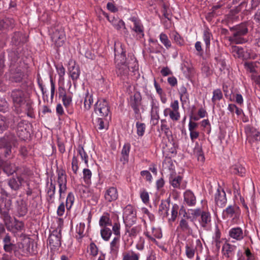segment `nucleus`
Returning <instances> with one entry per match:
<instances>
[{
    "instance_id": "40",
    "label": "nucleus",
    "mask_w": 260,
    "mask_h": 260,
    "mask_svg": "<svg viewBox=\"0 0 260 260\" xmlns=\"http://www.w3.org/2000/svg\"><path fill=\"white\" fill-rule=\"evenodd\" d=\"M85 225L84 223L80 222L76 226V232L77 234L76 237L79 241L81 240L85 235L84 233Z\"/></svg>"
},
{
    "instance_id": "21",
    "label": "nucleus",
    "mask_w": 260,
    "mask_h": 260,
    "mask_svg": "<svg viewBox=\"0 0 260 260\" xmlns=\"http://www.w3.org/2000/svg\"><path fill=\"white\" fill-rule=\"evenodd\" d=\"M68 71L72 80L73 81H76L79 77L80 71L79 66L72 59H70L69 61Z\"/></svg>"
},
{
    "instance_id": "23",
    "label": "nucleus",
    "mask_w": 260,
    "mask_h": 260,
    "mask_svg": "<svg viewBox=\"0 0 260 260\" xmlns=\"http://www.w3.org/2000/svg\"><path fill=\"white\" fill-rule=\"evenodd\" d=\"M237 247L228 243L223 244L222 248L223 255L230 259H232L235 255Z\"/></svg>"
},
{
    "instance_id": "20",
    "label": "nucleus",
    "mask_w": 260,
    "mask_h": 260,
    "mask_svg": "<svg viewBox=\"0 0 260 260\" xmlns=\"http://www.w3.org/2000/svg\"><path fill=\"white\" fill-rule=\"evenodd\" d=\"M104 196L107 202L111 203L116 201L118 198L117 189L113 186L107 187L104 192Z\"/></svg>"
},
{
    "instance_id": "37",
    "label": "nucleus",
    "mask_w": 260,
    "mask_h": 260,
    "mask_svg": "<svg viewBox=\"0 0 260 260\" xmlns=\"http://www.w3.org/2000/svg\"><path fill=\"white\" fill-rule=\"evenodd\" d=\"M14 20L11 19L6 18L0 20V30H5L13 27Z\"/></svg>"
},
{
    "instance_id": "45",
    "label": "nucleus",
    "mask_w": 260,
    "mask_h": 260,
    "mask_svg": "<svg viewBox=\"0 0 260 260\" xmlns=\"http://www.w3.org/2000/svg\"><path fill=\"white\" fill-rule=\"evenodd\" d=\"M179 209V207L177 204H174L173 205L171 211V217L168 219L169 222H173L176 220L178 215Z\"/></svg>"
},
{
    "instance_id": "19",
    "label": "nucleus",
    "mask_w": 260,
    "mask_h": 260,
    "mask_svg": "<svg viewBox=\"0 0 260 260\" xmlns=\"http://www.w3.org/2000/svg\"><path fill=\"white\" fill-rule=\"evenodd\" d=\"M51 39L57 47L62 46L66 40V35L63 29H56L53 32Z\"/></svg>"
},
{
    "instance_id": "2",
    "label": "nucleus",
    "mask_w": 260,
    "mask_h": 260,
    "mask_svg": "<svg viewBox=\"0 0 260 260\" xmlns=\"http://www.w3.org/2000/svg\"><path fill=\"white\" fill-rule=\"evenodd\" d=\"M230 30L232 35L228 37V40L231 43L242 44L247 42L248 39L246 36L248 32V29L246 23H242L231 27Z\"/></svg>"
},
{
    "instance_id": "56",
    "label": "nucleus",
    "mask_w": 260,
    "mask_h": 260,
    "mask_svg": "<svg viewBox=\"0 0 260 260\" xmlns=\"http://www.w3.org/2000/svg\"><path fill=\"white\" fill-rule=\"evenodd\" d=\"M185 254L189 259H192L194 256L195 250L191 245L186 244L185 246Z\"/></svg>"
},
{
    "instance_id": "17",
    "label": "nucleus",
    "mask_w": 260,
    "mask_h": 260,
    "mask_svg": "<svg viewBox=\"0 0 260 260\" xmlns=\"http://www.w3.org/2000/svg\"><path fill=\"white\" fill-rule=\"evenodd\" d=\"M169 182L174 189H184L185 187L181 185L183 180L182 176L177 175L175 172H171L169 176Z\"/></svg>"
},
{
    "instance_id": "29",
    "label": "nucleus",
    "mask_w": 260,
    "mask_h": 260,
    "mask_svg": "<svg viewBox=\"0 0 260 260\" xmlns=\"http://www.w3.org/2000/svg\"><path fill=\"white\" fill-rule=\"evenodd\" d=\"M62 102L67 113L69 114H72L74 113V109L72 107V96L68 94L67 96L62 97Z\"/></svg>"
},
{
    "instance_id": "31",
    "label": "nucleus",
    "mask_w": 260,
    "mask_h": 260,
    "mask_svg": "<svg viewBox=\"0 0 260 260\" xmlns=\"http://www.w3.org/2000/svg\"><path fill=\"white\" fill-rule=\"evenodd\" d=\"M122 260H139L140 254L131 250L122 253Z\"/></svg>"
},
{
    "instance_id": "47",
    "label": "nucleus",
    "mask_w": 260,
    "mask_h": 260,
    "mask_svg": "<svg viewBox=\"0 0 260 260\" xmlns=\"http://www.w3.org/2000/svg\"><path fill=\"white\" fill-rule=\"evenodd\" d=\"M231 51L235 58H241L243 55V49L241 47L232 46Z\"/></svg>"
},
{
    "instance_id": "58",
    "label": "nucleus",
    "mask_w": 260,
    "mask_h": 260,
    "mask_svg": "<svg viewBox=\"0 0 260 260\" xmlns=\"http://www.w3.org/2000/svg\"><path fill=\"white\" fill-rule=\"evenodd\" d=\"M120 237H115L110 243V249L112 251L116 252L119 246Z\"/></svg>"
},
{
    "instance_id": "8",
    "label": "nucleus",
    "mask_w": 260,
    "mask_h": 260,
    "mask_svg": "<svg viewBox=\"0 0 260 260\" xmlns=\"http://www.w3.org/2000/svg\"><path fill=\"white\" fill-rule=\"evenodd\" d=\"M95 114L102 117H106L110 113L108 102L105 100H98L94 106Z\"/></svg>"
},
{
    "instance_id": "18",
    "label": "nucleus",
    "mask_w": 260,
    "mask_h": 260,
    "mask_svg": "<svg viewBox=\"0 0 260 260\" xmlns=\"http://www.w3.org/2000/svg\"><path fill=\"white\" fill-rule=\"evenodd\" d=\"M17 145L16 137L13 134L6 133L5 136L0 139V146Z\"/></svg>"
},
{
    "instance_id": "64",
    "label": "nucleus",
    "mask_w": 260,
    "mask_h": 260,
    "mask_svg": "<svg viewBox=\"0 0 260 260\" xmlns=\"http://www.w3.org/2000/svg\"><path fill=\"white\" fill-rule=\"evenodd\" d=\"M141 175L145 178L146 181L151 183L152 181V176L150 173L147 170L142 171L140 173Z\"/></svg>"
},
{
    "instance_id": "59",
    "label": "nucleus",
    "mask_w": 260,
    "mask_h": 260,
    "mask_svg": "<svg viewBox=\"0 0 260 260\" xmlns=\"http://www.w3.org/2000/svg\"><path fill=\"white\" fill-rule=\"evenodd\" d=\"M11 227L12 228V231L11 232H13V229L15 230V232H20L24 229V223L22 221H20L15 219L14 225L13 226L11 225Z\"/></svg>"
},
{
    "instance_id": "62",
    "label": "nucleus",
    "mask_w": 260,
    "mask_h": 260,
    "mask_svg": "<svg viewBox=\"0 0 260 260\" xmlns=\"http://www.w3.org/2000/svg\"><path fill=\"white\" fill-rule=\"evenodd\" d=\"M95 126L99 130L106 128V125L103 117H99L95 120Z\"/></svg>"
},
{
    "instance_id": "44",
    "label": "nucleus",
    "mask_w": 260,
    "mask_h": 260,
    "mask_svg": "<svg viewBox=\"0 0 260 260\" xmlns=\"http://www.w3.org/2000/svg\"><path fill=\"white\" fill-rule=\"evenodd\" d=\"M212 37V34L208 28L204 30L203 40L206 44V49L209 48L210 46V40Z\"/></svg>"
},
{
    "instance_id": "14",
    "label": "nucleus",
    "mask_w": 260,
    "mask_h": 260,
    "mask_svg": "<svg viewBox=\"0 0 260 260\" xmlns=\"http://www.w3.org/2000/svg\"><path fill=\"white\" fill-rule=\"evenodd\" d=\"M46 200L49 204L54 202L55 193L56 191L55 184L53 182L51 178L50 181L48 180L46 183Z\"/></svg>"
},
{
    "instance_id": "63",
    "label": "nucleus",
    "mask_w": 260,
    "mask_h": 260,
    "mask_svg": "<svg viewBox=\"0 0 260 260\" xmlns=\"http://www.w3.org/2000/svg\"><path fill=\"white\" fill-rule=\"evenodd\" d=\"M8 127L5 117L0 114V133H3Z\"/></svg>"
},
{
    "instance_id": "5",
    "label": "nucleus",
    "mask_w": 260,
    "mask_h": 260,
    "mask_svg": "<svg viewBox=\"0 0 260 260\" xmlns=\"http://www.w3.org/2000/svg\"><path fill=\"white\" fill-rule=\"evenodd\" d=\"M13 102L16 107H20L27 102L29 95L25 90L15 89L11 94Z\"/></svg>"
},
{
    "instance_id": "42",
    "label": "nucleus",
    "mask_w": 260,
    "mask_h": 260,
    "mask_svg": "<svg viewBox=\"0 0 260 260\" xmlns=\"http://www.w3.org/2000/svg\"><path fill=\"white\" fill-rule=\"evenodd\" d=\"M16 167L14 164L5 161V165L4 166L3 171L8 175H12L16 171Z\"/></svg>"
},
{
    "instance_id": "27",
    "label": "nucleus",
    "mask_w": 260,
    "mask_h": 260,
    "mask_svg": "<svg viewBox=\"0 0 260 260\" xmlns=\"http://www.w3.org/2000/svg\"><path fill=\"white\" fill-rule=\"evenodd\" d=\"M170 208V200H162L158 207V213L162 218L168 217Z\"/></svg>"
},
{
    "instance_id": "60",
    "label": "nucleus",
    "mask_w": 260,
    "mask_h": 260,
    "mask_svg": "<svg viewBox=\"0 0 260 260\" xmlns=\"http://www.w3.org/2000/svg\"><path fill=\"white\" fill-rule=\"evenodd\" d=\"M172 39L179 46L183 45L184 41L181 36L176 31L172 33Z\"/></svg>"
},
{
    "instance_id": "32",
    "label": "nucleus",
    "mask_w": 260,
    "mask_h": 260,
    "mask_svg": "<svg viewBox=\"0 0 260 260\" xmlns=\"http://www.w3.org/2000/svg\"><path fill=\"white\" fill-rule=\"evenodd\" d=\"M17 210L19 216H24L27 213V204L23 200L17 201Z\"/></svg>"
},
{
    "instance_id": "4",
    "label": "nucleus",
    "mask_w": 260,
    "mask_h": 260,
    "mask_svg": "<svg viewBox=\"0 0 260 260\" xmlns=\"http://www.w3.org/2000/svg\"><path fill=\"white\" fill-rule=\"evenodd\" d=\"M133 22V25L131 27L133 35L137 39L140 40L144 37V27L138 17L132 16L128 19Z\"/></svg>"
},
{
    "instance_id": "30",
    "label": "nucleus",
    "mask_w": 260,
    "mask_h": 260,
    "mask_svg": "<svg viewBox=\"0 0 260 260\" xmlns=\"http://www.w3.org/2000/svg\"><path fill=\"white\" fill-rule=\"evenodd\" d=\"M142 230L141 225H137L134 226H125V233L128 234V236L132 238L137 237Z\"/></svg>"
},
{
    "instance_id": "36",
    "label": "nucleus",
    "mask_w": 260,
    "mask_h": 260,
    "mask_svg": "<svg viewBox=\"0 0 260 260\" xmlns=\"http://www.w3.org/2000/svg\"><path fill=\"white\" fill-rule=\"evenodd\" d=\"M260 5V0H250V3L248 5L245 2H241L240 6L244 7L245 6L246 10L248 11H251L256 9Z\"/></svg>"
},
{
    "instance_id": "15",
    "label": "nucleus",
    "mask_w": 260,
    "mask_h": 260,
    "mask_svg": "<svg viewBox=\"0 0 260 260\" xmlns=\"http://www.w3.org/2000/svg\"><path fill=\"white\" fill-rule=\"evenodd\" d=\"M214 200L216 204L221 208L224 207L226 204L227 199L225 192L220 186L217 189L214 195Z\"/></svg>"
},
{
    "instance_id": "24",
    "label": "nucleus",
    "mask_w": 260,
    "mask_h": 260,
    "mask_svg": "<svg viewBox=\"0 0 260 260\" xmlns=\"http://www.w3.org/2000/svg\"><path fill=\"white\" fill-rule=\"evenodd\" d=\"M229 235L231 238L237 241H241L244 237L243 231L240 227L231 228L229 230Z\"/></svg>"
},
{
    "instance_id": "55",
    "label": "nucleus",
    "mask_w": 260,
    "mask_h": 260,
    "mask_svg": "<svg viewBox=\"0 0 260 260\" xmlns=\"http://www.w3.org/2000/svg\"><path fill=\"white\" fill-rule=\"evenodd\" d=\"M83 175L85 183L87 185H89L91 183V171L88 169H84L83 170Z\"/></svg>"
},
{
    "instance_id": "54",
    "label": "nucleus",
    "mask_w": 260,
    "mask_h": 260,
    "mask_svg": "<svg viewBox=\"0 0 260 260\" xmlns=\"http://www.w3.org/2000/svg\"><path fill=\"white\" fill-rule=\"evenodd\" d=\"M75 200L74 195L72 192H70L67 196L66 206L68 210H70L72 208Z\"/></svg>"
},
{
    "instance_id": "10",
    "label": "nucleus",
    "mask_w": 260,
    "mask_h": 260,
    "mask_svg": "<svg viewBox=\"0 0 260 260\" xmlns=\"http://www.w3.org/2000/svg\"><path fill=\"white\" fill-rule=\"evenodd\" d=\"M61 229L58 228L54 230L50 235L48 241L50 247H59L61 245Z\"/></svg>"
},
{
    "instance_id": "39",
    "label": "nucleus",
    "mask_w": 260,
    "mask_h": 260,
    "mask_svg": "<svg viewBox=\"0 0 260 260\" xmlns=\"http://www.w3.org/2000/svg\"><path fill=\"white\" fill-rule=\"evenodd\" d=\"M180 99L182 104L183 105L189 100V94L187 92L186 88L182 86L179 91Z\"/></svg>"
},
{
    "instance_id": "3",
    "label": "nucleus",
    "mask_w": 260,
    "mask_h": 260,
    "mask_svg": "<svg viewBox=\"0 0 260 260\" xmlns=\"http://www.w3.org/2000/svg\"><path fill=\"white\" fill-rule=\"evenodd\" d=\"M9 57L11 60L10 79L12 82H20L23 79L24 74L20 68L17 67L16 64L19 57L16 52H11L9 54Z\"/></svg>"
},
{
    "instance_id": "6",
    "label": "nucleus",
    "mask_w": 260,
    "mask_h": 260,
    "mask_svg": "<svg viewBox=\"0 0 260 260\" xmlns=\"http://www.w3.org/2000/svg\"><path fill=\"white\" fill-rule=\"evenodd\" d=\"M165 117L169 116L173 121H177L180 118L179 106L178 100H174L170 104V108H166L164 110Z\"/></svg>"
},
{
    "instance_id": "13",
    "label": "nucleus",
    "mask_w": 260,
    "mask_h": 260,
    "mask_svg": "<svg viewBox=\"0 0 260 260\" xmlns=\"http://www.w3.org/2000/svg\"><path fill=\"white\" fill-rule=\"evenodd\" d=\"M110 22L115 29L120 32L125 37H127L129 35V32L125 26V23L122 19L112 17Z\"/></svg>"
},
{
    "instance_id": "33",
    "label": "nucleus",
    "mask_w": 260,
    "mask_h": 260,
    "mask_svg": "<svg viewBox=\"0 0 260 260\" xmlns=\"http://www.w3.org/2000/svg\"><path fill=\"white\" fill-rule=\"evenodd\" d=\"M150 107V115H159V104L157 100L154 96H151Z\"/></svg>"
},
{
    "instance_id": "26",
    "label": "nucleus",
    "mask_w": 260,
    "mask_h": 260,
    "mask_svg": "<svg viewBox=\"0 0 260 260\" xmlns=\"http://www.w3.org/2000/svg\"><path fill=\"white\" fill-rule=\"evenodd\" d=\"M184 203L188 206H194L197 200L193 192L190 190H186L183 194Z\"/></svg>"
},
{
    "instance_id": "22",
    "label": "nucleus",
    "mask_w": 260,
    "mask_h": 260,
    "mask_svg": "<svg viewBox=\"0 0 260 260\" xmlns=\"http://www.w3.org/2000/svg\"><path fill=\"white\" fill-rule=\"evenodd\" d=\"M9 210V207L6 208H0L1 218L3 220L7 230L8 231H11L12 217L10 215Z\"/></svg>"
},
{
    "instance_id": "11",
    "label": "nucleus",
    "mask_w": 260,
    "mask_h": 260,
    "mask_svg": "<svg viewBox=\"0 0 260 260\" xmlns=\"http://www.w3.org/2000/svg\"><path fill=\"white\" fill-rule=\"evenodd\" d=\"M240 214V209L235 204L229 205L223 211V216L225 219L230 218H233V220L237 219L239 218Z\"/></svg>"
},
{
    "instance_id": "53",
    "label": "nucleus",
    "mask_w": 260,
    "mask_h": 260,
    "mask_svg": "<svg viewBox=\"0 0 260 260\" xmlns=\"http://www.w3.org/2000/svg\"><path fill=\"white\" fill-rule=\"evenodd\" d=\"M137 134L140 137H142L145 132L146 125L144 123L137 121L136 123Z\"/></svg>"
},
{
    "instance_id": "48",
    "label": "nucleus",
    "mask_w": 260,
    "mask_h": 260,
    "mask_svg": "<svg viewBox=\"0 0 260 260\" xmlns=\"http://www.w3.org/2000/svg\"><path fill=\"white\" fill-rule=\"evenodd\" d=\"M244 68L247 71L252 73H256L257 68L256 62L255 61H245L244 63Z\"/></svg>"
},
{
    "instance_id": "57",
    "label": "nucleus",
    "mask_w": 260,
    "mask_h": 260,
    "mask_svg": "<svg viewBox=\"0 0 260 260\" xmlns=\"http://www.w3.org/2000/svg\"><path fill=\"white\" fill-rule=\"evenodd\" d=\"M140 196L142 202L147 204L149 202V195L145 188H141L140 190Z\"/></svg>"
},
{
    "instance_id": "50",
    "label": "nucleus",
    "mask_w": 260,
    "mask_h": 260,
    "mask_svg": "<svg viewBox=\"0 0 260 260\" xmlns=\"http://www.w3.org/2000/svg\"><path fill=\"white\" fill-rule=\"evenodd\" d=\"M223 98V94L220 89H216L213 91V96L211 99L213 104L214 105L218 101H220Z\"/></svg>"
},
{
    "instance_id": "46",
    "label": "nucleus",
    "mask_w": 260,
    "mask_h": 260,
    "mask_svg": "<svg viewBox=\"0 0 260 260\" xmlns=\"http://www.w3.org/2000/svg\"><path fill=\"white\" fill-rule=\"evenodd\" d=\"M160 41L165 46L166 49H169L172 47V43L171 41L169 39L167 35L161 32L159 36Z\"/></svg>"
},
{
    "instance_id": "51",
    "label": "nucleus",
    "mask_w": 260,
    "mask_h": 260,
    "mask_svg": "<svg viewBox=\"0 0 260 260\" xmlns=\"http://www.w3.org/2000/svg\"><path fill=\"white\" fill-rule=\"evenodd\" d=\"M101 235L103 240L107 241L112 235V231L107 227L103 228L101 230Z\"/></svg>"
},
{
    "instance_id": "12",
    "label": "nucleus",
    "mask_w": 260,
    "mask_h": 260,
    "mask_svg": "<svg viewBox=\"0 0 260 260\" xmlns=\"http://www.w3.org/2000/svg\"><path fill=\"white\" fill-rule=\"evenodd\" d=\"M57 183L59 186V200L62 198V194L67 190V175L63 170L57 171Z\"/></svg>"
},
{
    "instance_id": "38",
    "label": "nucleus",
    "mask_w": 260,
    "mask_h": 260,
    "mask_svg": "<svg viewBox=\"0 0 260 260\" xmlns=\"http://www.w3.org/2000/svg\"><path fill=\"white\" fill-rule=\"evenodd\" d=\"M99 225L100 226L103 228L112 225V221L110 218V215L108 213H104L101 217L99 220Z\"/></svg>"
},
{
    "instance_id": "41",
    "label": "nucleus",
    "mask_w": 260,
    "mask_h": 260,
    "mask_svg": "<svg viewBox=\"0 0 260 260\" xmlns=\"http://www.w3.org/2000/svg\"><path fill=\"white\" fill-rule=\"evenodd\" d=\"M93 103L92 94H90L88 90H87L84 97V108L85 110H88L91 108V105Z\"/></svg>"
},
{
    "instance_id": "34",
    "label": "nucleus",
    "mask_w": 260,
    "mask_h": 260,
    "mask_svg": "<svg viewBox=\"0 0 260 260\" xmlns=\"http://www.w3.org/2000/svg\"><path fill=\"white\" fill-rule=\"evenodd\" d=\"M230 172L235 175H238L240 177L244 176L246 173V169L240 164L232 166L230 169Z\"/></svg>"
},
{
    "instance_id": "16",
    "label": "nucleus",
    "mask_w": 260,
    "mask_h": 260,
    "mask_svg": "<svg viewBox=\"0 0 260 260\" xmlns=\"http://www.w3.org/2000/svg\"><path fill=\"white\" fill-rule=\"evenodd\" d=\"M199 222L201 226L205 230H209L211 224V216L208 211H203L199 219Z\"/></svg>"
},
{
    "instance_id": "7",
    "label": "nucleus",
    "mask_w": 260,
    "mask_h": 260,
    "mask_svg": "<svg viewBox=\"0 0 260 260\" xmlns=\"http://www.w3.org/2000/svg\"><path fill=\"white\" fill-rule=\"evenodd\" d=\"M123 219L125 226H132L136 223V211L132 205H128L124 208Z\"/></svg>"
},
{
    "instance_id": "52",
    "label": "nucleus",
    "mask_w": 260,
    "mask_h": 260,
    "mask_svg": "<svg viewBox=\"0 0 260 260\" xmlns=\"http://www.w3.org/2000/svg\"><path fill=\"white\" fill-rule=\"evenodd\" d=\"M160 129L162 131L166 136H169L171 135L172 133L170 131V128L167 124V121L166 119L160 120Z\"/></svg>"
},
{
    "instance_id": "28",
    "label": "nucleus",
    "mask_w": 260,
    "mask_h": 260,
    "mask_svg": "<svg viewBox=\"0 0 260 260\" xmlns=\"http://www.w3.org/2000/svg\"><path fill=\"white\" fill-rule=\"evenodd\" d=\"M23 181L24 179L22 177L18 176L16 178L10 179L8 181V185L12 189L16 191L20 188Z\"/></svg>"
},
{
    "instance_id": "25",
    "label": "nucleus",
    "mask_w": 260,
    "mask_h": 260,
    "mask_svg": "<svg viewBox=\"0 0 260 260\" xmlns=\"http://www.w3.org/2000/svg\"><path fill=\"white\" fill-rule=\"evenodd\" d=\"M189 218L187 217L181 218L179 221L177 229L186 234H190L192 233V229L189 225Z\"/></svg>"
},
{
    "instance_id": "9",
    "label": "nucleus",
    "mask_w": 260,
    "mask_h": 260,
    "mask_svg": "<svg viewBox=\"0 0 260 260\" xmlns=\"http://www.w3.org/2000/svg\"><path fill=\"white\" fill-rule=\"evenodd\" d=\"M244 132L246 136V140L250 144L255 141H260V132L258 131L253 126L247 124L244 127Z\"/></svg>"
},
{
    "instance_id": "49",
    "label": "nucleus",
    "mask_w": 260,
    "mask_h": 260,
    "mask_svg": "<svg viewBox=\"0 0 260 260\" xmlns=\"http://www.w3.org/2000/svg\"><path fill=\"white\" fill-rule=\"evenodd\" d=\"M141 100L142 98L140 93H135L131 99L130 102L131 107H140Z\"/></svg>"
},
{
    "instance_id": "35",
    "label": "nucleus",
    "mask_w": 260,
    "mask_h": 260,
    "mask_svg": "<svg viewBox=\"0 0 260 260\" xmlns=\"http://www.w3.org/2000/svg\"><path fill=\"white\" fill-rule=\"evenodd\" d=\"M224 5L222 1H220L216 4L214 5L212 9L211 12L208 13V16L210 17H214L218 15H220L222 12L219 9Z\"/></svg>"
},
{
    "instance_id": "1",
    "label": "nucleus",
    "mask_w": 260,
    "mask_h": 260,
    "mask_svg": "<svg viewBox=\"0 0 260 260\" xmlns=\"http://www.w3.org/2000/svg\"><path fill=\"white\" fill-rule=\"evenodd\" d=\"M115 60L116 63V74L124 82L128 83L129 67L126 61V52L121 46L115 48Z\"/></svg>"
},
{
    "instance_id": "61",
    "label": "nucleus",
    "mask_w": 260,
    "mask_h": 260,
    "mask_svg": "<svg viewBox=\"0 0 260 260\" xmlns=\"http://www.w3.org/2000/svg\"><path fill=\"white\" fill-rule=\"evenodd\" d=\"M78 162L77 156L74 155L72 160V169L75 174H77L79 169Z\"/></svg>"
},
{
    "instance_id": "43",
    "label": "nucleus",
    "mask_w": 260,
    "mask_h": 260,
    "mask_svg": "<svg viewBox=\"0 0 260 260\" xmlns=\"http://www.w3.org/2000/svg\"><path fill=\"white\" fill-rule=\"evenodd\" d=\"M78 155L84 161L86 167H88V156L82 146H79L77 149Z\"/></svg>"
}]
</instances>
